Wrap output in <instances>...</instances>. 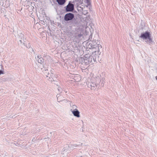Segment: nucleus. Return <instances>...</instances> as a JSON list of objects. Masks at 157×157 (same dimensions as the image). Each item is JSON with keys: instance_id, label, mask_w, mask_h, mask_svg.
<instances>
[{"instance_id": "obj_1", "label": "nucleus", "mask_w": 157, "mask_h": 157, "mask_svg": "<svg viewBox=\"0 0 157 157\" xmlns=\"http://www.w3.org/2000/svg\"><path fill=\"white\" fill-rule=\"evenodd\" d=\"M43 66V67L41 68V70L44 74L45 75L47 79L51 82L54 81V78L55 76L54 74L53 73V70H51L50 73H49L48 72L47 67L46 68L45 67V65L44 66V65Z\"/></svg>"}, {"instance_id": "obj_2", "label": "nucleus", "mask_w": 157, "mask_h": 157, "mask_svg": "<svg viewBox=\"0 0 157 157\" xmlns=\"http://www.w3.org/2000/svg\"><path fill=\"white\" fill-rule=\"evenodd\" d=\"M140 37L143 40H145V41L150 45L152 44L153 43L152 39L151 37L150 33L148 32H146L142 34Z\"/></svg>"}, {"instance_id": "obj_3", "label": "nucleus", "mask_w": 157, "mask_h": 157, "mask_svg": "<svg viewBox=\"0 0 157 157\" xmlns=\"http://www.w3.org/2000/svg\"><path fill=\"white\" fill-rule=\"evenodd\" d=\"M88 46L89 48H90L91 49H92L93 54L94 53H96V50H95V48H97V45L96 40L91 41V42L89 43Z\"/></svg>"}, {"instance_id": "obj_4", "label": "nucleus", "mask_w": 157, "mask_h": 157, "mask_svg": "<svg viewBox=\"0 0 157 157\" xmlns=\"http://www.w3.org/2000/svg\"><path fill=\"white\" fill-rule=\"evenodd\" d=\"M75 17V15L71 13H68L66 14L64 17V19L65 21H68L72 20Z\"/></svg>"}, {"instance_id": "obj_5", "label": "nucleus", "mask_w": 157, "mask_h": 157, "mask_svg": "<svg viewBox=\"0 0 157 157\" xmlns=\"http://www.w3.org/2000/svg\"><path fill=\"white\" fill-rule=\"evenodd\" d=\"M66 12H72L74 9V5L72 3L69 2L68 4L64 7Z\"/></svg>"}, {"instance_id": "obj_6", "label": "nucleus", "mask_w": 157, "mask_h": 157, "mask_svg": "<svg viewBox=\"0 0 157 157\" xmlns=\"http://www.w3.org/2000/svg\"><path fill=\"white\" fill-rule=\"evenodd\" d=\"M71 111L75 116L77 117H80L79 112L77 109H75L72 110V109H71Z\"/></svg>"}, {"instance_id": "obj_7", "label": "nucleus", "mask_w": 157, "mask_h": 157, "mask_svg": "<svg viewBox=\"0 0 157 157\" xmlns=\"http://www.w3.org/2000/svg\"><path fill=\"white\" fill-rule=\"evenodd\" d=\"M95 53H94L93 54H92V55L90 56H89V55H88V59L90 63H93L94 62H95V61L96 60V58H94V57L93 56L94 55Z\"/></svg>"}, {"instance_id": "obj_8", "label": "nucleus", "mask_w": 157, "mask_h": 157, "mask_svg": "<svg viewBox=\"0 0 157 157\" xmlns=\"http://www.w3.org/2000/svg\"><path fill=\"white\" fill-rule=\"evenodd\" d=\"M35 59L36 61H37L39 63L42 64L43 62L44 59L40 55H38L35 56Z\"/></svg>"}, {"instance_id": "obj_9", "label": "nucleus", "mask_w": 157, "mask_h": 157, "mask_svg": "<svg viewBox=\"0 0 157 157\" xmlns=\"http://www.w3.org/2000/svg\"><path fill=\"white\" fill-rule=\"evenodd\" d=\"M25 40V38H23V40H21V44L19 43V40H18V44L21 46L22 48H23L25 45V44L26 43Z\"/></svg>"}, {"instance_id": "obj_10", "label": "nucleus", "mask_w": 157, "mask_h": 157, "mask_svg": "<svg viewBox=\"0 0 157 157\" xmlns=\"http://www.w3.org/2000/svg\"><path fill=\"white\" fill-rule=\"evenodd\" d=\"M23 38H25V37L24 35L21 33H19L18 34V37L17 40H19V43L21 44V40H23Z\"/></svg>"}, {"instance_id": "obj_11", "label": "nucleus", "mask_w": 157, "mask_h": 157, "mask_svg": "<svg viewBox=\"0 0 157 157\" xmlns=\"http://www.w3.org/2000/svg\"><path fill=\"white\" fill-rule=\"evenodd\" d=\"M88 57V55H86L85 56V58L83 59V60H82V62L85 63L86 65H88L90 63Z\"/></svg>"}, {"instance_id": "obj_12", "label": "nucleus", "mask_w": 157, "mask_h": 157, "mask_svg": "<svg viewBox=\"0 0 157 157\" xmlns=\"http://www.w3.org/2000/svg\"><path fill=\"white\" fill-rule=\"evenodd\" d=\"M97 86L96 84L94 83H91L90 84L88 85V87L92 90H94L96 88Z\"/></svg>"}, {"instance_id": "obj_13", "label": "nucleus", "mask_w": 157, "mask_h": 157, "mask_svg": "<svg viewBox=\"0 0 157 157\" xmlns=\"http://www.w3.org/2000/svg\"><path fill=\"white\" fill-rule=\"evenodd\" d=\"M70 24L73 26H76L78 24V21L74 18L72 20H71L70 22Z\"/></svg>"}, {"instance_id": "obj_14", "label": "nucleus", "mask_w": 157, "mask_h": 157, "mask_svg": "<svg viewBox=\"0 0 157 157\" xmlns=\"http://www.w3.org/2000/svg\"><path fill=\"white\" fill-rule=\"evenodd\" d=\"M57 100L58 102H60L65 100L62 96H61L59 94H58L56 95Z\"/></svg>"}, {"instance_id": "obj_15", "label": "nucleus", "mask_w": 157, "mask_h": 157, "mask_svg": "<svg viewBox=\"0 0 157 157\" xmlns=\"http://www.w3.org/2000/svg\"><path fill=\"white\" fill-rule=\"evenodd\" d=\"M56 2L58 3L59 5H62L65 3L66 0H56Z\"/></svg>"}, {"instance_id": "obj_16", "label": "nucleus", "mask_w": 157, "mask_h": 157, "mask_svg": "<svg viewBox=\"0 0 157 157\" xmlns=\"http://www.w3.org/2000/svg\"><path fill=\"white\" fill-rule=\"evenodd\" d=\"M97 47H98V49H97V50L96 51V52H98L99 51V49L100 48H102V46L100 44H97Z\"/></svg>"}, {"instance_id": "obj_17", "label": "nucleus", "mask_w": 157, "mask_h": 157, "mask_svg": "<svg viewBox=\"0 0 157 157\" xmlns=\"http://www.w3.org/2000/svg\"><path fill=\"white\" fill-rule=\"evenodd\" d=\"M25 47H26L27 48H30V47H31V45L29 43L28 44V45H27L26 44H25Z\"/></svg>"}, {"instance_id": "obj_18", "label": "nucleus", "mask_w": 157, "mask_h": 157, "mask_svg": "<svg viewBox=\"0 0 157 157\" xmlns=\"http://www.w3.org/2000/svg\"><path fill=\"white\" fill-rule=\"evenodd\" d=\"M58 90L59 91V92H61L62 91V88L60 87H59V86H58Z\"/></svg>"}, {"instance_id": "obj_19", "label": "nucleus", "mask_w": 157, "mask_h": 157, "mask_svg": "<svg viewBox=\"0 0 157 157\" xmlns=\"http://www.w3.org/2000/svg\"><path fill=\"white\" fill-rule=\"evenodd\" d=\"M4 74V71H2V70H0V75L1 74Z\"/></svg>"}, {"instance_id": "obj_20", "label": "nucleus", "mask_w": 157, "mask_h": 157, "mask_svg": "<svg viewBox=\"0 0 157 157\" xmlns=\"http://www.w3.org/2000/svg\"><path fill=\"white\" fill-rule=\"evenodd\" d=\"M72 107L73 109H76V106L75 105H73L72 106Z\"/></svg>"}, {"instance_id": "obj_21", "label": "nucleus", "mask_w": 157, "mask_h": 157, "mask_svg": "<svg viewBox=\"0 0 157 157\" xmlns=\"http://www.w3.org/2000/svg\"><path fill=\"white\" fill-rule=\"evenodd\" d=\"M78 37H81L82 36V35L81 34H78Z\"/></svg>"}, {"instance_id": "obj_22", "label": "nucleus", "mask_w": 157, "mask_h": 157, "mask_svg": "<svg viewBox=\"0 0 157 157\" xmlns=\"http://www.w3.org/2000/svg\"><path fill=\"white\" fill-rule=\"evenodd\" d=\"M75 145V147H77V146H79V145H80V144H75L74 145Z\"/></svg>"}, {"instance_id": "obj_23", "label": "nucleus", "mask_w": 157, "mask_h": 157, "mask_svg": "<svg viewBox=\"0 0 157 157\" xmlns=\"http://www.w3.org/2000/svg\"><path fill=\"white\" fill-rule=\"evenodd\" d=\"M156 79L157 80V76L156 77Z\"/></svg>"}, {"instance_id": "obj_24", "label": "nucleus", "mask_w": 157, "mask_h": 157, "mask_svg": "<svg viewBox=\"0 0 157 157\" xmlns=\"http://www.w3.org/2000/svg\"><path fill=\"white\" fill-rule=\"evenodd\" d=\"M117 157H120L119 156H117Z\"/></svg>"}]
</instances>
